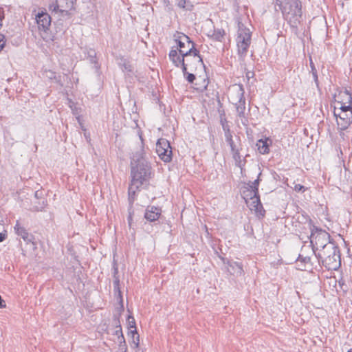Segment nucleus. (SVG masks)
<instances>
[{"label":"nucleus","mask_w":352,"mask_h":352,"mask_svg":"<svg viewBox=\"0 0 352 352\" xmlns=\"http://www.w3.org/2000/svg\"><path fill=\"white\" fill-rule=\"evenodd\" d=\"M318 263L327 270H337L341 266L339 247L336 244H329L324 249H320L314 254Z\"/></svg>","instance_id":"nucleus-1"},{"label":"nucleus","mask_w":352,"mask_h":352,"mask_svg":"<svg viewBox=\"0 0 352 352\" xmlns=\"http://www.w3.org/2000/svg\"><path fill=\"white\" fill-rule=\"evenodd\" d=\"M245 91L243 85L238 84L232 86L230 90V100L235 106L237 116L241 118V123L244 126L248 124V119L245 116Z\"/></svg>","instance_id":"nucleus-2"},{"label":"nucleus","mask_w":352,"mask_h":352,"mask_svg":"<svg viewBox=\"0 0 352 352\" xmlns=\"http://www.w3.org/2000/svg\"><path fill=\"white\" fill-rule=\"evenodd\" d=\"M302 5L300 0H286L281 8L285 19L292 27L296 28L302 16Z\"/></svg>","instance_id":"nucleus-3"},{"label":"nucleus","mask_w":352,"mask_h":352,"mask_svg":"<svg viewBox=\"0 0 352 352\" xmlns=\"http://www.w3.org/2000/svg\"><path fill=\"white\" fill-rule=\"evenodd\" d=\"M151 175V166L148 162L131 165V182L133 183V185H146Z\"/></svg>","instance_id":"nucleus-4"},{"label":"nucleus","mask_w":352,"mask_h":352,"mask_svg":"<svg viewBox=\"0 0 352 352\" xmlns=\"http://www.w3.org/2000/svg\"><path fill=\"white\" fill-rule=\"evenodd\" d=\"M310 239L314 254L319 252L320 249H324L329 244L335 243L331 241V236L327 232L318 229L316 226H313L311 229Z\"/></svg>","instance_id":"nucleus-5"},{"label":"nucleus","mask_w":352,"mask_h":352,"mask_svg":"<svg viewBox=\"0 0 352 352\" xmlns=\"http://www.w3.org/2000/svg\"><path fill=\"white\" fill-rule=\"evenodd\" d=\"M250 43L251 32L250 30L244 27H239L238 36L236 38V45L238 47V54L241 58L243 59L247 56Z\"/></svg>","instance_id":"nucleus-6"},{"label":"nucleus","mask_w":352,"mask_h":352,"mask_svg":"<svg viewBox=\"0 0 352 352\" xmlns=\"http://www.w3.org/2000/svg\"><path fill=\"white\" fill-rule=\"evenodd\" d=\"M192 54L194 60L199 63L200 66L203 67L206 70V66L204 63L202 57L199 54V51L195 49L193 46L188 50H179V55L170 60L175 67H179L182 64H184V61L188 62V57Z\"/></svg>","instance_id":"nucleus-7"},{"label":"nucleus","mask_w":352,"mask_h":352,"mask_svg":"<svg viewBox=\"0 0 352 352\" xmlns=\"http://www.w3.org/2000/svg\"><path fill=\"white\" fill-rule=\"evenodd\" d=\"M76 0H52L49 9L52 12H60L62 16H71L70 11L74 9Z\"/></svg>","instance_id":"nucleus-8"},{"label":"nucleus","mask_w":352,"mask_h":352,"mask_svg":"<svg viewBox=\"0 0 352 352\" xmlns=\"http://www.w3.org/2000/svg\"><path fill=\"white\" fill-rule=\"evenodd\" d=\"M156 153L159 157L166 163L172 160L173 151L169 141L160 138L156 143Z\"/></svg>","instance_id":"nucleus-9"},{"label":"nucleus","mask_w":352,"mask_h":352,"mask_svg":"<svg viewBox=\"0 0 352 352\" xmlns=\"http://www.w3.org/2000/svg\"><path fill=\"white\" fill-rule=\"evenodd\" d=\"M36 21L39 30L45 32L49 30L52 23V19L50 14L43 11L36 15Z\"/></svg>","instance_id":"nucleus-10"},{"label":"nucleus","mask_w":352,"mask_h":352,"mask_svg":"<svg viewBox=\"0 0 352 352\" xmlns=\"http://www.w3.org/2000/svg\"><path fill=\"white\" fill-rule=\"evenodd\" d=\"M261 173L258 174V178L253 182H250L248 184V187L245 188V190H243V194L250 199H253L254 197H259L258 186L261 181Z\"/></svg>","instance_id":"nucleus-11"},{"label":"nucleus","mask_w":352,"mask_h":352,"mask_svg":"<svg viewBox=\"0 0 352 352\" xmlns=\"http://www.w3.org/2000/svg\"><path fill=\"white\" fill-rule=\"evenodd\" d=\"M339 119L337 120L338 129L340 131L347 129L352 123V111L340 113Z\"/></svg>","instance_id":"nucleus-12"},{"label":"nucleus","mask_w":352,"mask_h":352,"mask_svg":"<svg viewBox=\"0 0 352 352\" xmlns=\"http://www.w3.org/2000/svg\"><path fill=\"white\" fill-rule=\"evenodd\" d=\"M162 210L159 207L148 206L144 213V218L149 222L157 221L161 215Z\"/></svg>","instance_id":"nucleus-13"},{"label":"nucleus","mask_w":352,"mask_h":352,"mask_svg":"<svg viewBox=\"0 0 352 352\" xmlns=\"http://www.w3.org/2000/svg\"><path fill=\"white\" fill-rule=\"evenodd\" d=\"M224 263L227 265V271L231 275L240 276L243 274V265L241 263L228 261Z\"/></svg>","instance_id":"nucleus-14"},{"label":"nucleus","mask_w":352,"mask_h":352,"mask_svg":"<svg viewBox=\"0 0 352 352\" xmlns=\"http://www.w3.org/2000/svg\"><path fill=\"white\" fill-rule=\"evenodd\" d=\"M177 43V47L179 50H188L192 46L195 47V43L190 41V38L184 34H182L177 38L175 39Z\"/></svg>","instance_id":"nucleus-15"},{"label":"nucleus","mask_w":352,"mask_h":352,"mask_svg":"<svg viewBox=\"0 0 352 352\" xmlns=\"http://www.w3.org/2000/svg\"><path fill=\"white\" fill-rule=\"evenodd\" d=\"M144 162H148L146 157V153L143 147H140L138 148L137 151H135L133 154L131 165H136L138 164H142Z\"/></svg>","instance_id":"nucleus-16"},{"label":"nucleus","mask_w":352,"mask_h":352,"mask_svg":"<svg viewBox=\"0 0 352 352\" xmlns=\"http://www.w3.org/2000/svg\"><path fill=\"white\" fill-rule=\"evenodd\" d=\"M14 230L16 234L18 236H20L25 242L31 243L34 239V236L29 234L28 231L25 229V228L20 226L19 221H16V223L14 226Z\"/></svg>","instance_id":"nucleus-17"},{"label":"nucleus","mask_w":352,"mask_h":352,"mask_svg":"<svg viewBox=\"0 0 352 352\" xmlns=\"http://www.w3.org/2000/svg\"><path fill=\"white\" fill-rule=\"evenodd\" d=\"M342 97H345L346 101L345 102H341L342 105L340 107L341 112H350L352 111V95L348 91L345 90L342 93Z\"/></svg>","instance_id":"nucleus-18"},{"label":"nucleus","mask_w":352,"mask_h":352,"mask_svg":"<svg viewBox=\"0 0 352 352\" xmlns=\"http://www.w3.org/2000/svg\"><path fill=\"white\" fill-rule=\"evenodd\" d=\"M141 186H139V185H133V183L131 182V184H130V186L129 187V190H128V194H129L128 200H129V210L132 209L133 204L135 200L136 192L138 190H139V189Z\"/></svg>","instance_id":"nucleus-19"},{"label":"nucleus","mask_w":352,"mask_h":352,"mask_svg":"<svg viewBox=\"0 0 352 352\" xmlns=\"http://www.w3.org/2000/svg\"><path fill=\"white\" fill-rule=\"evenodd\" d=\"M196 80L197 81L195 84V89L200 92H203L207 89L209 83V78L208 76H206L205 78L199 76Z\"/></svg>","instance_id":"nucleus-20"},{"label":"nucleus","mask_w":352,"mask_h":352,"mask_svg":"<svg viewBox=\"0 0 352 352\" xmlns=\"http://www.w3.org/2000/svg\"><path fill=\"white\" fill-rule=\"evenodd\" d=\"M268 141H270L268 138H266L265 140L260 139L258 141L256 146L260 153L267 154L270 153V145L267 143Z\"/></svg>","instance_id":"nucleus-21"},{"label":"nucleus","mask_w":352,"mask_h":352,"mask_svg":"<svg viewBox=\"0 0 352 352\" xmlns=\"http://www.w3.org/2000/svg\"><path fill=\"white\" fill-rule=\"evenodd\" d=\"M86 53L87 54V58L89 59L90 63L94 64V67L96 68V72H98L100 68V66L98 63L96 51L91 48L86 49Z\"/></svg>","instance_id":"nucleus-22"},{"label":"nucleus","mask_w":352,"mask_h":352,"mask_svg":"<svg viewBox=\"0 0 352 352\" xmlns=\"http://www.w3.org/2000/svg\"><path fill=\"white\" fill-rule=\"evenodd\" d=\"M252 206L253 207L255 208V210L258 214L264 216L265 210L261 202L260 197H254V199H252Z\"/></svg>","instance_id":"nucleus-23"},{"label":"nucleus","mask_w":352,"mask_h":352,"mask_svg":"<svg viewBox=\"0 0 352 352\" xmlns=\"http://www.w3.org/2000/svg\"><path fill=\"white\" fill-rule=\"evenodd\" d=\"M177 6L186 11H191L193 9V4L190 0H179Z\"/></svg>","instance_id":"nucleus-24"},{"label":"nucleus","mask_w":352,"mask_h":352,"mask_svg":"<svg viewBox=\"0 0 352 352\" xmlns=\"http://www.w3.org/2000/svg\"><path fill=\"white\" fill-rule=\"evenodd\" d=\"M225 35V31L222 29H214L211 35H208L211 38L217 41H221Z\"/></svg>","instance_id":"nucleus-25"},{"label":"nucleus","mask_w":352,"mask_h":352,"mask_svg":"<svg viewBox=\"0 0 352 352\" xmlns=\"http://www.w3.org/2000/svg\"><path fill=\"white\" fill-rule=\"evenodd\" d=\"M309 65H310V68H311L310 73L312 74L316 86L318 87L319 85L318 72H317L316 66H315V65L312 60V58L311 57L309 58Z\"/></svg>","instance_id":"nucleus-26"},{"label":"nucleus","mask_w":352,"mask_h":352,"mask_svg":"<svg viewBox=\"0 0 352 352\" xmlns=\"http://www.w3.org/2000/svg\"><path fill=\"white\" fill-rule=\"evenodd\" d=\"M219 118H220V124L222 126L223 132L225 133V132L230 131V127L228 124V122L226 119V114H225L224 111H223V113H220Z\"/></svg>","instance_id":"nucleus-27"},{"label":"nucleus","mask_w":352,"mask_h":352,"mask_svg":"<svg viewBox=\"0 0 352 352\" xmlns=\"http://www.w3.org/2000/svg\"><path fill=\"white\" fill-rule=\"evenodd\" d=\"M120 67L124 72L132 73L133 71V66L130 64L129 61L126 59H122L120 63Z\"/></svg>","instance_id":"nucleus-28"},{"label":"nucleus","mask_w":352,"mask_h":352,"mask_svg":"<svg viewBox=\"0 0 352 352\" xmlns=\"http://www.w3.org/2000/svg\"><path fill=\"white\" fill-rule=\"evenodd\" d=\"M224 135H225L226 141L230 146V149L234 150V148H236V146L234 144V140L232 139V134L231 130L229 131L225 132Z\"/></svg>","instance_id":"nucleus-29"},{"label":"nucleus","mask_w":352,"mask_h":352,"mask_svg":"<svg viewBox=\"0 0 352 352\" xmlns=\"http://www.w3.org/2000/svg\"><path fill=\"white\" fill-rule=\"evenodd\" d=\"M113 321H114V323L116 326L117 328H118V329H117L116 331V334L119 337L120 335V336L122 337V339H123L124 340V336H123V334H122V328H121V325L120 324V320H119V318L118 317H117L116 316H113Z\"/></svg>","instance_id":"nucleus-30"},{"label":"nucleus","mask_w":352,"mask_h":352,"mask_svg":"<svg viewBox=\"0 0 352 352\" xmlns=\"http://www.w3.org/2000/svg\"><path fill=\"white\" fill-rule=\"evenodd\" d=\"M129 333L131 334L133 343L135 347H138L139 346V335L138 334L137 330L135 329L131 330V333Z\"/></svg>","instance_id":"nucleus-31"},{"label":"nucleus","mask_w":352,"mask_h":352,"mask_svg":"<svg viewBox=\"0 0 352 352\" xmlns=\"http://www.w3.org/2000/svg\"><path fill=\"white\" fill-rule=\"evenodd\" d=\"M127 323H128V329L129 330V333H131V330L136 329L135 326V320L134 318L131 316H129L127 318Z\"/></svg>","instance_id":"nucleus-32"},{"label":"nucleus","mask_w":352,"mask_h":352,"mask_svg":"<svg viewBox=\"0 0 352 352\" xmlns=\"http://www.w3.org/2000/svg\"><path fill=\"white\" fill-rule=\"evenodd\" d=\"M310 257L309 256H303L301 254L298 255V258L296 259V262H301L302 263L306 264L310 262Z\"/></svg>","instance_id":"nucleus-33"},{"label":"nucleus","mask_w":352,"mask_h":352,"mask_svg":"<svg viewBox=\"0 0 352 352\" xmlns=\"http://www.w3.org/2000/svg\"><path fill=\"white\" fill-rule=\"evenodd\" d=\"M46 206V201L45 200H43L42 201V204H38V205H36V206H34V208H33V210L34 211H42L43 209Z\"/></svg>","instance_id":"nucleus-34"},{"label":"nucleus","mask_w":352,"mask_h":352,"mask_svg":"<svg viewBox=\"0 0 352 352\" xmlns=\"http://www.w3.org/2000/svg\"><path fill=\"white\" fill-rule=\"evenodd\" d=\"M231 152L232 153L233 158L236 161L241 160V156H240V153H239V150L237 148H235L234 150L232 149Z\"/></svg>","instance_id":"nucleus-35"},{"label":"nucleus","mask_w":352,"mask_h":352,"mask_svg":"<svg viewBox=\"0 0 352 352\" xmlns=\"http://www.w3.org/2000/svg\"><path fill=\"white\" fill-rule=\"evenodd\" d=\"M186 80L190 83H193L195 80H197L195 76L193 74L188 73L186 76Z\"/></svg>","instance_id":"nucleus-36"},{"label":"nucleus","mask_w":352,"mask_h":352,"mask_svg":"<svg viewBox=\"0 0 352 352\" xmlns=\"http://www.w3.org/2000/svg\"><path fill=\"white\" fill-rule=\"evenodd\" d=\"M189 63L188 62L184 61V64H182L179 67H182L184 76H185L188 72H187Z\"/></svg>","instance_id":"nucleus-37"},{"label":"nucleus","mask_w":352,"mask_h":352,"mask_svg":"<svg viewBox=\"0 0 352 352\" xmlns=\"http://www.w3.org/2000/svg\"><path fill=\"white\" fill-rule=\"evenodd\" d=\"M169 58L170 60L175 58L176 56H178V52L177 50L172 49L169 52Z\"/></svg>","instance_id":"nucleus-38"},{"label":"nucleus","mask_w":352,"mask_h":352,"mask_svg":"<svg viewBox=\"0 0 352 352\" xmlns=\"http://www.w3.org/2000/svg\"><path fill=\"white\" fill-rule=\"evenodd\" d=\"M6 45L5 36L0 34V51Z\"/></svg>","instance_id":"nucleus-39"},{"label":"nucleus","mask_w":352,"mask_h":352,"mask_svg":"<svg viewBox=\"0 0 352 352\" xmlns=\"http://www.w3.org/2000/svg\"><path fill=\"white\" fill-rule=\"evenodd\" d=\"M305 187L301 184H296L294 186V190L296 191V192H300V191H305Z\"/></svg>","instance_id":"nucleus-40"},{"label":"nucleus","mask_w":352,"mask_h":352,"mask_svg":"<svg viewBox=\"0 0 352 352\" xmlns=\"http://www.w3.org/2000/svg\"><path fill=\"white\" fill-rule=\"evenodd\" d=\"M118 287H120L119 277L117 276H114L113 287H114V289H118Z\"/></svg>","instance_id":"nucleus-41"},{"label":"nucleus","mask_w":352,"mask_h":352,"mask_svg":"<svg viewBox=\"0 0 352 352\" xmlns=\"http://www.w3.org/2000/svg\"><path fill=\"white\" fill-rule=\"evenodd\" d=\"M188 63H189L188 67H192V65H197V64H198V63H197V62H195V61L194 60V59H193V54H192L190 56H189V57H188ZM199 65H200V64H199Z\"/></svg>","instance_id":"nucleus-42"},{"label":"nucleus","mask_w":352,"mask_h":352,"mask_svg":"<svg viewBox=\"0 0 352 352\" xmlns=\"http://www.w3.org/2000/svg\"><path fill=\"white\" fill-rule=\"evenodd\" d=\"M245 76L248 80L254 77V72L253 71H247L245 73Z\"/></svg>","instance_id":"nucleus-43"},{"label":"nucleus","mask_w":352,"mask_h":352,"mask_svg":"<svg viewBox=\"0 0 352 352\" xmlns=\"http://www.w3.org/2000/svg\"><path fill=\"white\" fill-rule=\"evenodd\" d=\"M116 295H117V298L120 300L121 309H123V300L121 291L120 292V293L116 294Z\"/></svg>","instance_id":"nucleus-44"},{"label":"nucleus","mask_w":352,"mask_h":352,"mask_svg":"<svg viewBox=\"0 0 352 352\" xmlns=\"http://www.w3.org/2000/svg\"><path fill=\"white\" fill-rule=\"evenodd\" d=\"M131 210H129V217H128V223H129V226H131V222H132V212H131Z\"/></svg>","instance_id":"nucleus-45"},{"label":"nucleus","mask_w":352,"mask_h":352,"mask_svg":"<svg viewBox=\"0 0 352 352\" xmlns=\"http://www.w3.org/2000/svg\"><path fill=\"white\" fill-rule=\"evenodd\" d=\"M50 76H49V78H50V79H55L57 82L58 81V80H57V78H56V76L55 73H54V72H50Z\"/></svg>","instance_id":"nucleus-46"},{"label":"nucleus","mask_w":352,"mask_h":352,"mask_svg":"<svg viewBox=\"0 0 352 352\" xmlns=\"http://www.w3.org/2000/svg\"><path fill=\"white\" fill-rule=\"evenodd\" d=\"M6 307V302L2 299L1 296H0V308H3Z\"/></svg>","instance_id":"nucleus-47"},{"label":"nucleus","mask_w":352,"mask_h":352,"mask_svg":"<svg viewBox=\"0 0 352 352\" xmlns=\"http://www.w3.org/2000/svg\"><path fill=\"white\" fill-rule=\"evenodd\" d=\"M41 195H42L41 191L37 190L35 192L34 196L36 199H38L39 197H41Z\"/></svg>","instance_id":"nucleus-48"},{"label":"nucleus","mask_w":352,"mask_h":352,"mask_svg":"<svg viewBox=\"0 0 352 352\" xmlns=\"http://www.w3.org/2000/svg\"><path fill=\"white\" fill-rule=\"evenodd\" d=\"M6 239V234L0 232V242L3 241Z\"/></svg>","instance_id":"nucleus-49"},{"label":"nucleus","mask_w":352,"mask_h":352,"mask_svg":"<svg viewBox=\"0 0 352 352\" xmlns=\"http://www.w3.org/2000/svg\"><path fill=\"white\" fill-rule=\"evenodd\" d=\"M333 115L336 118V119L338 120V118H339V113H337L336 108V107L334 108Z\"/></svg>","instance_id":"nucleus-50"},{"label":"nucleus","mask_w":352,"mask_h":352,"mask_svg":"<svg viewBox=\"0 0 352 352\" xmlns=\"http://www.w3.org/2000/svg\"><path fill=\"white\" fill-rule=\"evenodd\" d=\"M118 268L117 267H115L114 268V272H113V276H116L117 274H118Z\"/></svg>","instance_id":"nucleus-51"},{"label":"nucleus","mask_w":352,"mask_h":352,"mask_svg":"<svg viewBox=\"0 0 352 352\" xmlns=\"http://www.w3.org/2000/svg\"><path fill=\"white\" fill-rule=\"evenodd\" d=\"M115 294L120 293V288L118 287V289H114Z\"/></svg>","instance_id":"nucleus-52"},{"label":"nucleus","mask_w":352,"mask_h":352,"mask_svg":"<svg viewBox=\"0 0 352 352\" xmlns=\"http://www.w3.org/2000/svg\"><path fill=\"white\" fill-rule=\"evenodd\" d=\"M1 22H2V18H1V17H0V28H1V26H2Z\"/></svg>","instance_id":"nucleus-53"},{"label":"nucleus","mask_w":352,"mask_h":352,"mask_svg":"<svg viewBox=\"0 0 352 352\" xmlns=\"http://www.w3.org/2000/svg\"><path fill=\"white\" fill-rule=\"evenodd\" d=\"M347 352H352V349H349Z\"/></svg>","instance_id":"nucleus-54"}]
</instances>
